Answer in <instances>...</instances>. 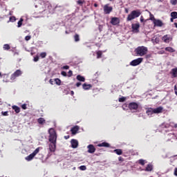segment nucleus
<instances>
[{
    "mask_svg": "<svg viewBox=\"0 0 177 177\" xmlns=\"http://www.w3.org/2000/svg\"><path fill=\"white\" fill-rule=\"evenodd\" d=\"M49 133V142L50 144L49 145L50 151H55L56 150V140L57 139V136L56 135V131L54 129H50L48 130Z\"/></svg>",
    "mask_w": 177,
    "mask_h": 177,
    "instance_id": "nucleus-1",
    "label": "nucleus"
},
{
    "mask_svg": "<svg viewBox=\"0 0 177 177\" xmlns=\"http://www.w3.org/2000/svg\"><path fill=\"white\" fill-rule=\"evenodd\" d=\"M140 15H142V12H140V10H134L131 11V12L128 15L127 18V21H131V20H133L139 17Z\"/></svg>",
    "mask_w": 177,
    "mask_h": 177,
    "instance_id": "nucleus-2",
    "label": "nucleus"
},
{
    "mask_svg": "<svg viewBox=\"0 0 177 177\" xmlns=\"http://www.w3.org/2000/svg\"><path fill=\"white\" fill-rule=\"evenodd\" d=\"M164 108L162 106H158L156 109L148 108L147 109L146 113L147 115L151 116L152 114H160V113H162Z\"/></svg>",
    "mask_w": 177,
    "mask_h": 177,
    "instance_id": "nucleus-3",
    "label": "nucleus"
},
{
    "mask_svg": "<svg viewBox=\"0 0 177 177\" xmlns=\"http://www.w3.org/2000/svg\"><path fill=\"white\" fill-rule=\"evenodd\" d=\"M147 47L145 46H138L136 48L135 52L138 56H145V55H147Z\"/></svg>",
    "mask_w": 177,
    "mask_h": 177,
    "instance_id": "nucleus-4",
    "label": "nucleus"
},
{
    "mask_svg": "<svg viewBox=\"0 0 177 177\" xmlns=\"http://www.w3.org/2000/svg\"><path fill=\"white\" fill-rule=\"evenodd\" d=\"M39 153V148H37L32 153L26 158V161H31L37 154Z\"/></svg>",
    "mask_w": 177,
    "mask_h": 177,
    "instance_id": "nucleus-5",
    "label": "nucleus"
},
{
    "mask_svg": "<svg viewBox=\"0 0 177 177\" xmlns=\"http://www.w3.org/2000/svg\"><path fill=\"white\" fill-rule=\"evenodd\" d=\"M23 74V72H21L20 70H17L12 75H11L10 80L12 81H15L17 77H20Z\"/></svg>",
    "mask_w": 177,
    "mask_h": 177,
    "instance_id": "nucleus-6",
    "label": "nucleus"
},
{
    "mask_svg": "<svg viewBox=\"0 0 177 177\" xmlns=\"http://www.w3.org/2000/svg\"><path fill=\"white\" fill-rule=\"evenodd\" d=\"M143 62V58H138L131 62L130 65L131 66H139L140 63Z\"/></svg>",
    "mask_w": 177,
    "mask_h": 177,
    "instance_id": "nucleus-7",
    "label": "nucleus"
},
{
    "mask_svg": "<svg viewBox=\"0 0 177 177\" xmlns=\"http://www.w3.org/2000/svg\"><path fill=\"white\" fill-rule=\"evenodd\" d=\"M162 40L163 42H165V44H169L171 41H172V36L169 35H165L162 37Z\"/></svg>",
    "mask_w": 177,
    "mask_h": 177,
    "instance_id": "nucleus-8",
    "label": "nucleus"
},
{
    "mask_svg": "<svg viewBox=\"0 0 177 177\" xmlns=\"http://www.w3.org/2000/svg\"><path fill=\"white\" fill-rule=\"evenodd\" d=\"M113 10V7L109 6V4L104 6V12L105 15H109V13Z\"/></svg>",
    "mask_w": 177,
    "mask_h": 177,
    "instance_id": "nucleus-9",
    "label": "nucleus"
},
{
    "mask_svg": "<svg viewBox=\"0 0 177 177\" xmlns=\"http://www.w3.org/2000/svg\"><path fill=\"white\" fill-rule=\"evenodd\" d=\"M133 32H139V28L140 25L139 24H133L131 25Z\"/></svg>",
    "mask_w": 177,
    "mask_h": 177,
    "instance_id": "nucleus-10",
    "label": "nucleus"
},
{
    "mask_svg": "<svg viewBox=\"0 0 177 177\" xmlns=\"http://www.w3.org/2000/svg\"><path fill=\"white\" fill-rule=\"evenodd\" d=\"M138 105L136 102H131L129 104L130 110H138Z\"/></svg>",
    "mask_w": 177,
    "mask_h": 177,
    "instance_id": "nucleus-11",
    "label": "nucleus"
},
{
    "mask_svg": "<svg viewBox=\"0 0 177 177\" xmlns=\"http://www.w3.org/2000/svg\"><path fill=\"white\" fill-rule=\"evenodd\" d=\"M87 148L88 149V153H90L91 154H92L95 151H96V148H95V146H93V145H88Z\"/></svg>",
    "mask_w": 177,
    "mask_h": 177,
    "instance_id": "nucleus-12",
    "label": "nucleus"
},
{
    "mask_svg": "<svg viewBox=\"0 0 177 177\" xmlns=\"http://www.w3.org/2000/svg\"><path fill=\"white\" fill-rule=\"evenodd\" d=\"M153 24L156 27H162V21L160 19H153Z\"/></svg>",
    "mask_w": 177,
    "mask_h": 177,
    "instance_id": "nucleus-13",
    "label": "nucleus"
},
{
    "mask_svg": "<svg viewBox=\"0 0 177 177\" xmlns=\"http://www.w3.org/2000/svg\"><path fill=\"white\" fill-rule=\"evenodd\" d=\"M111 23L113 26H117V24H120V19L118 17H113L111 20Z\"/></svg>",
    "mask_w": 177,
    "mask_h": 177,
    "instance_id": "nucleus-14",
    "label": "nucleus"
},
{
    "mask_svg": "<svg viewBox=\"0 0 177 177\" xmlns=\"http://www.w3.org/2000/svg\"><path fill=\"white\" fill-rule=\"evenodd\" d=\"M71 143L73 149H77L78 147V140L73 139L71 140Z\"/></svg>",
    "mask_w": 177,
    "mask_h": 177,
    "instance_id": "nucleus-15",
    "label": "nucleus"
},
{
    "mask_svg": "<svg viewBox=\"0 0 177 177\" xmlns=\"http://www.w3.org/2000/svg\"><path fill=\"white\" fill-rule=\"evenodd\" d=\"M71 131L73 135H75V133H77V132H78V131H80V127L75 126L74 127H73L71 129Z\"/></svg>",
    "mask_w": 177,
    "mask_h": 177,
    "instance_id": "nucleus-16",
    "label": "nucleus"
},
{
    "mask_svg": "<svg viewBox=\"0 0 177 177\" xmlns=\"http://www.w3.org/2000/svg\"><path fill=\"white\" fill-rule=\"evenodd\" d=\"M171 74L174 78H176L177 77V68H174L171 69Z\"/></svg>",
    "mask_w": 177,
    "mask_h": 177,
    "instance_id": "nucleus-17",
    "label": "nucleus"
},
{
    "mask_svg": "<svg viewBox=\"0 0 177 177\" xmlns=\"http://www.w3.org/2000/svg\"><path fill=\"white\" fill-rule=\"evenodd\" d=\"M145 171H146L147 172H151V171H153V165L151 164L147 165Z\"/></svg>",
    "mask_w": 177,
    "mask_h": 177,
    "instance_id": "nucleus-18",
    "label": "nucleus"
},
{
    "mask_svg": "<svg viewBox=\"0 0 177 177\" xmlns=\"http://www.w3.org/2000/svg\"><path fill=\"white\" fill-rule=\"evenodd\" d=\"M98 147H110V144L107 142H102L97 145Z\"/></svg>",
    "mask_w": 177,
    "mask_h": 177,
    "instance_id": "nucleus-19",
    "label": "nucleus"
},
{
    "mask_svg": "<svg viewBox=\"0 0 177 177\" xmlns=\"http://www.w3.org/2000/svg\"><path fill=\"white\" fill-rule=\"evenodd\" d=\"M77 80L80 81L81 82H85V77L81 76V75H78L77 76Z\"/></svg>",
    "mask_w": 177,
    "mask_h": 177,
    "instance_id": "nucleus-20",
    "label": "nucleus"
},
{
    "mask_svg": "<svg viewBox=\"0 0 177 177\" xmlns=\"http://www.w3.org/2000/svg\"><path fill=\"white\" fill-rule=\"evenodd\" d=\"M83 86V89H84L85 91H88V89H91V88H92V86L91 84H84L82 85Z\"/></svg>",
    "mask_w": 177,
    "mask_h": 177,
    "instance_id": "nucleus-21",
    "label": "nucleus"
},
{
    "mask_svg": "<svg viewBox=\"0 0 177 177\" xmlns=\"http://www.w3.org/2000/svg\"><path fill=\"white\" fill-rule=\"evenodd\" d=\"M114 153H116V154H118V156H121V154H122V150L121 149H115Z\"/></svg>",
    "mask_w": 177,
    "mask_h": 177,
    "instance_id": "nucleus-22",
    "label": "nucleus"
},
{
    "mask_svg": "<svg viewBox=\"0 0 177 177\" xmlns=\"http://www.w3.org/2000/svg\"><path fill=\"white\" fill-rule=\"evenodd\" d=\"M37 122H39L41 124H45V119H44V118H40L37 120Z\"/></svg>",
    "mask_w": 177,
    "mask_h": 177,
    "instance_id": "nucleus-23",
    "label": "nucleus"
},
{
    "mask_svg": "<svg viewBox=\"0 0 177 177\" xmlns=\"http://www.w3.org/2000/svg\"><path fill=\"white\" fill-rule=\"evenodd\" d=\"M171 17L173 19H177V12H171Z\"/></svg>",
    "mask_w": 177,
    "mask_h": 177,
    "instance_id": "nucleus-24",
    "label": "nucleus"
},
{
    "mask_svg": "<svg viewBox=\"0 0 177 177\" xmlns=\"http://www.w3.org/2000/svg\"><path fill=\"white\" fill-rule=\"evenodd\" d=\"M3 49L4 50H9V49H10V46H9V44H4Z\"/></svg>",
    "mask_w": 177,
    "mask_h": 177,
    "instance_id": "nucleus-25",
    "label": "nucleus"
},
{
    "mask_svg": "<svg viewBox=\"0 0 177 177\" xmlns=\"http://www.w3.org/2000/svg\"><path fill=\"white\" fill-rule=\"evenodd\" d=\"M13 110H15V113H20V108L17 106H12Z\"/></svg>",
    "mask_w": 177,
    "mask_h": 177,
    "instance_id": "nucleus-26",
    "label": "nucleus"
},
{
    "mask_svg": "<svg viewBox=\"0 0 177 177\" xmlns=\"http://www.w3.org/2000/svg\"><path fill=\"white\" fill-rule=\"evenodd\" d=\"M165 50H167V52H171V53L173 52H175V50H174V48H172L171 47H166L165 48Z\"/></svg>",
    "mask_w": 177,
    "mask_h": 177,
    "instance_id": "nucleus-27",
    "label": "nucleus"
},
{
    "mask_svg": "<svg viewBox=\"0 0 177 177\" xmlns=\"http://www.w3.org/2000/svg\"><path fill=\"white\" fill-rule=\"evenodd\" d=\"M146 162L145 160L143 159H140L138 160V163L140 164V165H145V164H146Z\"/></svg>",
    "mask_w": 177,
    "mask_h": 177,
    "instance_id": "nucleus-28",
    "label": "nucleus"
},
{
    "mask_svg": "<svg viewBox=\"0 0 177 177\" xmlns=\"http://www.w3.org/2000/svg\"><path fill=\"white\" fill-rule=\"evenodd\" d=\"M170 3L171 5H172L173 6H176L177 4V0H170Z\"/></svg>",
    "mask_w": 177,
    "mask_h": 177,
    "instance_id": "nucleus-29",
    "label": "nucleus"
},
{
    "mask_svg": "<svg viewBox=\"0 0 177 177\" xmlns=\"http://www.w3.org/2000/svg\"><path fill=\"white\" fill-rule=\"evenodd\" d=\"M79 169H80V171H86V166L85 165H82L79 167Z\"/></svg>",
    "mask_w": 177,
    "mask_h": 177,
    "instance_id": "nucleus-30",
    "label": "nucleus"
},
{
    "mask_svg": "<svg viewBox=\"0 0 177 177\" xmlns=\"http://www.w3.org/2000/svg\"><path fill=\"white\" fill-rule=\"evenodd\" d=\"M74 38H75V42H78V41H80V35H75L74 36Z\"/></svg>",
    "mask_w": 177,
    "mask_h": 177,
    "instance_id": "nucleus-31",
    "label": "nucleus"
},
{
    "mask_svg": "<svg viewBox=\"0 0 177 177\" xmlns=\"http://www.w3.org/2000/svg\"><path fill=\"white\" fill-rule=\"evenodd\" d=\"M102 57V51H97V58L100 59Z\"/></svg>",
    "mask_w": 177,
    "mask_h": 177,
    "instance_id": "nucleus-32",
    "label": "nucleus"
},
{
    "mask_svg": "<svg viewBox=\"0 0 177 177\" xmlns=\"http://www.w3.org/2000/svg\"><path fill=\"white\" fill-rule=\"evenodd\" d=\"M55 82L57 84V85H60V84H62V81L57 78L55 80Z\"/></svg>",
    "mask_w": 177,
    "mask_h": 177,
    "instance_id": "nucleus-33",
    "label": "nucleus"
},
{
    "mask_svg": "<svg viewBox=\"0 0 177 177\" xmlns=\"http://www.w3.org/2000/svg\"><path fill=\"white\" fill-rule=\"evenodd\" d=\"M23 24V18H21L20 20L18 21V27H20Z\"/></svg>",
    "mask_w": 177,
    "mask_h": 177,
    "instance_id": "nucleus-34",
    "label": "nucleus"
},
{
    "mask_svg": "<svg viewBox=\"0 0 177 177\" xmlns=\"http://www.w3.org/2000/svg\"><path fill=\"white\" fill-rule=\"evenodd\" d=\"M40 56L42 59H44V57H46V53H41Z\"/></svg>",
    "mask_w": 177,
    "mask_h": 177,
    "instance_id": "nucleus-35",
    "label": "nucleus"
},
{
    "mask_svg": "<svg viewBox=\"0 0 177 177\" xmlns=\"http://www.w3.org/2000/svg\"><path fill=\"white\" fill-rule=\"evenodd\" d=\"M126 99L127 98L124 97H120L119 98V102H125Z\"/></svg>",
    "mask_w": 177,
    "mask_h": 177,
    "instance_id": "nucleus-36",
    "label": "nucleus"
},
{
    "mask_svg": "<svg viewBox=\"0 0 177 177\" xmlns=\"http://www.w3.org/2000/svg\"><path fill=\"white\" fill-rule=\"evenodd\" d=\"M77 5H80V6H82V5H84V1L81 0L77 1Z\"/></svg>",
    "mask_w": 177,
    "mask_h": 177,
    "instance_id": "nucleus-37",
    "label": "nucleus"
},
{
    "mask_svg": "<svg viewBox=\"0 0 177 177\" xmlns=\"http://www.w3.org/2000/svg\"><path fill=\"white\" fill-rule=\"evenodd\" d=\"M150 20H152L153 23H154V20H156L154 15H150Z\"/></svg>",
    "mask_w": 177,
    "mask_h": 177,
    "instance_id": "nucleus-38",
    "label": "nucleus"
},
{
    "mask_svg": "<svg viewBox=\"0 0 177 177\" xmlns=\"http://www.w3.org/2000/svg\"><path fill=\"white\" fill-rule=\"evenodd\" d=\"M31 39V37L30 35H28L25 37L26 41H30Z\"/></svg>",
    "mask_w": 177,
    "mask_h": 177,
    "instance_id": "nucleus-39",
    "label": "nucleus"
},
{
    "mask_svg": "<svg viewBox=\"0 0 177 177\" xmlns=\"http://www.w3.org/2000/svg\"><path fill=\"white\" fill-rule=\"evenodd\" d=\"M61 74L63 77H67V73L66 71H62Z\"/></svg>",
    "mask_w": 177,
    "mask_h": 177,
    "instance_id": "nucleus-40",
    "label": "nucleus"
},
{
    "mask_svg": "<svg viewBox=\"0 0 177 177\" xmlns=\"http://www.w3.org/2000/svg\"><path fill=\"white\" fill-rule=\"evenodd\" d=\"M21 109H23L24 110H26L27 109V104H22Z\"/></svg>",
    "mask_w": 177,
    "mask_h": 177,
    "instance_id": "nucleus-41",
    "label": "nucleus"
},
{
    "mask_svg": "<svg viewBox=\"0 0 177 177\" xmlns=\"http://www.w3.org/2000/svg\"><path fill=\"white\" fill-rule=\"evenodd\" d=\"M62 68H63L64 70H68V69L70 68V66L66 65V66H64L62 67Z\"/></svg>",
    "mask_w": 177,
    "mask_h": 177,
    "instance_id": "nucleus-42",
    "label": "nucleus"
},
{
    "mask_svg": "<svg viewBox=\"0 0 177 177\" xmlns=\"http://www.w3.org/2000/svg\"><path fill=\"white\" fill-rule=\"evenodd\" d=\"M10 21H16V17H11L10 18Z\"/></svg>",
    "mask_w": 177,
    "mask_h": 177,
    "instance_id": "nucleus-43",
    "label": "nucleus"
},
{
    "mask_svg": "<svg viewBox=\"0 0 177 177\" xmlns=\"http://www.w3.org/2000/svg\"><path fill=\"white\" fill-rule=\"evenodd\" d=\"M39 60V57L38 56L34 57V62H38Z\"/></svg>",
    "mask_w": 177,
    "mask_h": 177,
    "instance_id": "nucleus-44",
    "label": "nucleus"
},
{
    "mask_svg": "<svg viewBox=\"0 0 177 177\" xmlns=\"http://www.w3.org/2000/svg\"><path fill=\"white\" fill-rule=\"evenodd\" d=\"M71 75H73V71H68V77H71Z\"/></svg>",
    "mask_w": 177,
    "mask_h": 177,
    "instance_id": "nucleus-45",
    "label": "nucleus"
},
{
    "mask_svg": "<svg viewBox=\"0 0 177 177\" xmlns=\"http://www.w3.org/2000/svg\"><path fill=\"white\" fill-rule=\"evenodd\" d=\"M2 115H8V111L1 112Z\"/></svg>",
    "mask_w": 177,
    "mask_h": 177,
    "instance_id": "nucleus-46",
    "label": "nucleus"
},
{
    "mask_svg": "<svg viewBox=\"0 0 177 177\" xmlns=\"http://www.w3.org/2000/svg\"><path fill=\"white\" fill-rule=\"evenodd\" d=\"M118 160H119V161H124V158H122V157H121V156H120L118 158Z\"/></svg>",
    "mask_w": 177,
    "mask_h": 177,
    "instance_id": "nucleus-47",
    "label": "nucleus"
},
{
    "mask_svg": "<svg viewBox=\"0 0 177 177\" xmlns=\"http://www.w3.org/2000/svg\"><path fill=\"white\" fill-rule=\"evenodd\" d=\"M76 86H77V87L81 86V82H77L76 84Z\"/></svg>",
    "mask_w": 177,
    "mask_h": 177,
    "instance_id": "nucleus-48",
    "label": "nucleus"
},
{
    "mask_svg": "<svg viewBox=\"0 0 177 177\" xmlns=\"http://www.w3.org/2000/svg\"><path fill=\"white\" fill-rule=\"evenodd\" d=\"M174 175H176V176H177V168L175 169Z\"/></svg>",
    "mask_w": 177,
    "mask_h": 177,
    "instance_id": "nucleus-49",
    "label": "nucleus"
},
{
    "mask_svg": "<svg viewBox=\"0 0 177 177\" xmlns=\"http://www.w3.org/2000/svg\"><path fill=\"white\" fill-rule=\"evenodd\" d=\"M70 138V136H64V139H69Z\"/></svg>",
    "mask_w": 177,
    "mask_h": 177,
    "instance_id": "nucleus-50",
    "label": "nucleus"
},
{
    "mask_svg": "<svg viewBox=\"0 0 177 177\" xmlns=\"http://www.w3.org/2000/svg\"><path fill=\"white\" fill-rule=\"evenodd\" d=\"M144 20H145V19H143V17H140V21H141V22H143Z\"/></svg>",
    "mask_w": 177,
    "mask_h": 177,
    "instance_id": "nucleus-51",
    "label": "nucleus"
},
{
    "mask_svg": "<svg viewBox=\"0 0 177 177\" xmlns=\"http://www.w3.org/2000/svg\"><path fill=\"white\" fill-rule=\"evenodd\" d=\"M175 18H173V17H171V19H170V21H171V23H174V19Z\"/></svg>",
    "mask_w": 177,
    "mask_h": 177,
    "instance_id": "nucleus-52",
    "label": "nucleus"
},
{
    "mask_svg": "<svg viewBox=\"0 0 177 177\" xmlns=\"http://www.w3.org/2000/svg\"><path fill=\"white\" fill-rule=\"evenodd\" d=\"M50 84H51V85H53V81L52 80H50Z\"/></svg>",
    "mask_w": 177,
    "mask_h": 177,
    "instance_id": "nucleus-53",
    "label": "nucleus"
},
{
    "mask_svg": "<svg viewBox=\"0 0 177 177\" xmlns=\"http://www.w3.org/2000/svg\"><path fill=\"white\" fill-rule=\"evenodd\" d=\"M155 41H156V44L158 43V39L156 38V39H155Z\"/></svg>",
    "mask_w": 177,
    "mask_h": 177,
    "instance_id": "nucleus-54",
    "label": "nucleus"
},
{
    "mask_svg": "<svg viewBox=\"0 0 177 177\" xmlns=\"http://www.w3.org/2000/svg\"><path fill=\"white\" fill-rule=\"evenodd\" d=\"M174 26H175V27H176V28H177V23H174Z\"/></svg>",
    "mask_w": 177,
    "mask_h": 177,
    "instance_id": "nucleus-55",
    "label": "nucleus"
},
{
    "mask_svg": "<svg viewBox=\"0 0 177 177\" xmlns=\"http://www.w3.org/2000/svg\"><path fill=\"white\" fill-rule=\"evenodd\" d=\"M94 6H95V8H97V4L95 3V4H94Z\"/></svg>",
    "mask_w": 177,
    "mask_h": 177,
    "instance_id": "nucleus-56",
    "label": "nucleus"
},
{
    "mask_svg": "<svg viewBox=\"0 0 177 177\" xmlns=\"http://www.w3.org/2000/svg\"><path fill=\"white\" fill-rule=\"evenodd\" d=\"M71 95H74V91H71Z\"/></svg>",
    "mask_w": 177,
    "mask_h": 177,
    "instance_id": "nucleus-57",
    "label": "nucleus"
},
{
    "mask_svg": "<svg viewBox=\"0 0 177 177\" xmlns=\"http://www.w3.org/2000/svg\"><path fill=\"white\" fill-rule=\"evenodd\" d=\"M126 13H128V10H126Z\"/></svg>",
    "mask_w": 177,
    "mask_h": 177,
    "instance_id": "nucleus-58",
    "label": "nucleus"
},
{
    "mask_svg": "<svg viewBox=\"0 0 177 177\" xmlns=\"http://www.w3.org/2000/svg\"><path fill=\"white\" fill-rule=\"evenodd\" d=\"M1 75H2V74H1V72H0V77H1Z\"/></svg>",
    "mask_w": 177,
    "mask_h": 177,
    "instance_id": "nucleus-59",
    "label": "nucleus"
},
{
    "mask_svg": "<svg viewBox=\"0 0 177 177\" xmlns=\"http://www.w3.org/2000/svg\"><path fill=\"white\" fill-rule=\"evenodd\" d=\"M109 1H113V0H109Z\"/></svg>",
    "mask_w": 177,
    "mask_h": 177,
    "instance_id": "nucleus-60",
    "label": "nucleus"
}]
</instances>
